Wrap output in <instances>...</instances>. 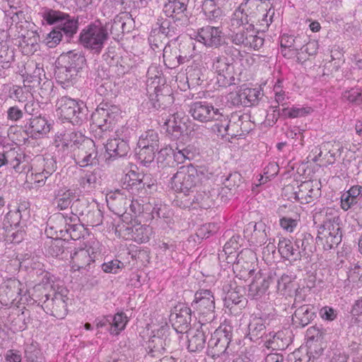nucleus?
<instances>
[{
	"label": "nucleus",
	"instance_id": "obj_33",
	"mask_svg": "<svg viewBox=\"0 0 362 362\" xmlns=\"http://www.w3.org/2000/svg\"><path fill=\"white\" fill-rule=\"evenodd\" d=\"M5 158L6 165L9 166L16 173H21L26 171L25 156L15 148L6 151Z\"/></svg>",
	"mask_w": 362,
	"mask_h": 362
},
{
	"label": "nucleus",
	"instance_id": "obj_21",
	"mask_svg": "<svg viewBox=\"0 0 362 362\" xmlns=\"http://www.w3.org/2000/svg\"><path fill=\"white\" fill-rule=\"evenodd\" d=\"M192 306L202 315L212 313L215 309V298L210 290L197 291Z\"/></svg>",
	"mask_w": 362,
	"mask_h": 362
},
{
	"label": "nucleus",
	"instance_id": "obj_3",
	"mask_svg": "<svg viewBox=\"0 0 362 362\" xmlns=\"http://www.w3.org/2000/svg\"><path fill=\"white\" fill-rule=\"evenodd\" d=\"M207 176L202 168H197L192 164L181 166L171 177V187L176 192L189 195L199 186Z\"/></svg>",
	"mask_w": 362,
	"mask_h": 362
},
{
	"label": "nucleus",
	"instance_id": "obj_38",
	"mask_svg": "<svg viewBox=\"0 0 362 362\" xmlns=\"http://www.w3.org/2000/svg\"><path fill=\"white\" fill-rule=\"evenodd\" d=\"M72 268L74 270L86 269L89 270L91 262L94 260L90 255L89 251L86 249H79L74 253L71 252Z\"/></svg>",
	"mask_w": 362,
	"mask_h": 362
},
{
	"label": "nucleus",
	"instance_id": "obj_28",
	"mask_svg": "<svg viewBox=\"0 0 362 362\" xmlns=\"http://www.w3.org/2000/svg\"><path fill=\"white\" fill-rule=\"evenodd\" d=\"M58 60L59 63H62L68 69H72V71L77 74L85 66L86 62V59L81 52L76 50L62 53Z\"/></svg>",
	"mask_w": 362,
	"mask_h": 362
},
{
	"label": "nucleus",
	"instance_id": "obj_53",
	"mask_svg": "<svg viewBox=\"0 0 362 362\" xmlns=\"http://www.w3.org/2000/svg\"><path fill=\"white\" fill-rule=\"evenodd\" d=\"M90 206V202L88 199L85 198L76 199L71 205V213L77 216L79 221H81L82 218L88 211Z\"/></svg>",
	"mask_w": 362,
	"mask_h": 362
},
{
	"label": "nucleus",
	"instance_id": "obj_23",
	"mask_svg": "<svg viewBox=\"0 0 362 362\" xmlns=\"http://www.w3.org/2000/svg\"><path fill=\"white\" fill-rule=\"evenodd\" d=\"M149 102L156 110H165L173 104L174 97L168 86L156 87L154 93L150 94Z\"/></svg>",
	"mask_w": 362,
	"mask_h": 362
},
{
	"label": "nucleus",
	"instance_id": "obj_26",
	"mask_svg": "<svg viewBox=\"0 0 362 362\" xmlns=\"http://www.w3.org/2000/svg\"><path fill=\"white\" fill-rule=\"evenodd\" d=\"M156 25L158 26V33L162 34L165 37H173L175 41L177 40L180 33L187 26L182 25L176 19L170 21L163 17H159L157 19Z\"/></svg>",
	"mask_w": 362,
	"mask_h": 362
},
{
	"label": "nucleus",
	"instance_id": "obj_4",
	"mask_svg": "<svg viewBox=\"0 0 362 362\" xmlns=\"http://www.w3.org/2000/svg\"><path fill=\"white\" fill-rule=\"evenodd\" d=\"M232 339L233 327L228 325L220 326L208 341L207 355L213 358L228 356L234 352Z\"/></svg>",
	"mask_w": 362,
	"mask_h": 362
},
{
	"label": "nucleus",
	"instance_id": "obj_64",
	"mask_svg": "<svg viewBox=\"0 0 362 362\" xmlns=\"http://www.w3.org/2000/svg\"><path fill=\"white\" fill-rule=\"evenodd\" d=\"M5 220L8 223L10 224L11 227L14 226L15 228H23L25 225V223L28 219L23 218V216L22 214H21V213L19 214L15 210H11L6 214Z\"/></svg>",
	"mask_w": 362,
	"mask_h": 362
},
{
	"label": "nucleus",
	"instance_id": "obj_56",
	"mask_svg": "<svg viewBox=\"0 0 362 362\" xmlns=\"http://www.w3.org/2000/svg\"><path fill=\"white\" fill-rule=\"evenodd\" d=\"M107 26L110 33L114 35V38L119 37L125 32H129V30H126V23L122 17L117 16L112 21L104 25V27Z\"/></svg>",
	"mask_w": 362,
	"mask_h": 362
},
{
	"label": "nucleus",
	"instance_id": "obj_22",
	"mask_svg": "<svg viewBox=\"0 0 362 362\" xmlns=\"http://www.w3.org/2000/svg\"><path fill=\"white\" fill-rule=\"evenodd\" d=\"M187 333L189 351L197 352L204 348L206 336L210 333V331L208 325L201 324L196 329H190Z\"/></svg>",
	"mask_w": 362,
	"mask_h": 362
},
{
	"label": "nucleus",
	"instance_id": "obj_10",
	"mask_svg": "<svg viewBox=\"0 0 362 362\" xmlns=\"http://www.w3.org/2000/svg\"><path fill=\"white\" fill-rule=\"evenodd\" d=\"M23 285L18 279H8L0 285V303L4 306L17 305L21 301L28 300L27 296L23 295Z\"/></svg>",
	"mask_w": 362,
	"mask_h": 362
},
{
	"label": "nucleus",
	"instance_id": "obj_32",
	"mask_svg": "<svg viewBox=\"0 0 362 362\" xmlns=\"http://www.w3.org/2000/svg\"><path fill=\"white\" fill-rule=\"evenodd\" d=\"M92 139L85 136L79 132H69L64 133L61 139L62 146L64 149H70L74 153L79 149L86 141Z\"/></svg>",
	"mask_w": 362,
	"mask_h": 362
},
{
	"label": "nucleus",
	"instance_id": "obj_39",
	"mask_svg": "<svg viewBox=\"0 0 362 362\" xmlns=\"http://www.w3.org/2000/svg\"><path fill=\"white\" fill-rule=\"evenodd\" d=\"M14 62V49L9 45H0V76H8V71Z\"/></svg>",
	"mask_w": 362,
	"mask_h": 362
},
{
	"label": "nucleus",
	"instance_id": "obj_29",
	"mask_svg": "<svg viewBox=\"0 0 362 362\" xmlns=\"http://www.w3.org/2000/svg\"><path fill=\"white\" fill-rule=\"evenodd\" d=\"M223 291L225 293L223 298L225 307L231 309L233 305H238L240 308L245 306L246 300L240 293V287L233 286L232 284H227L223 286Z\"/></svg>",
	"mask_w": 362,
	"mask_h": 362
},
{
	"label": "nucleus",
	"instance_id": "obj_55",
	"mask_svg": "<svg viewBox=\"0 0 362 362\" xmlns=\"http://www.w3.org/2000/svg\"><path fill=\"white\" fill-rule=\"evenodd\" d=\"M167 127V132L171 136L172 139H177L182 135L185 124L182 122L180 119L177 120L174 117L173 120L169 119L165 122Z\"/></svg>",
	"mask_w": 362,
	"mask_h": 362
},
{
	"label": "nucleus",
	"instance_id": "obj_48",
	"mask_svg": "<svg viewBox=\"0 0 362 362\" xmlns=\"http://www.w3.org/2000/svg\"><path fill=\"white\" fill-rule=\"evenodd\" d=\"M189 200H191V197ZM197 204L200 208L206 209L214 205V200L211 192H206V190L197 191L192 199L191 204Z\"/></svg>",
	"mask_w": 362,
	"mask_h": 362
},
{
	"label": "nucleus",
	"instance_id": "obj_7",
	"mask_svg": "<svg viewBox=\"0 0 362 362\" xmlns=\"http://www.w3.org/2000/svg\"><path fill=\"white\" fill-rule=\"evenodd\" d=\"M49 294H44L40 299H33L37 305L42 308L45 312L57 319H63L67 314V300L69 298L62 292H54L49 298Z\"/></svg>",
	"mask_w": 362,
	"mask_h": 362
},
{
	"label": "nucleus",
	"instance_id": "obj_63",
	"mask_svg": "<svg viewBox=\"0 0 362 362\" xmlns=\"http://www.w3.org/2000/svg\"><path fill=\"white\" fill-rule=\"evenodd\" d=\"M140 150L138 153V158L141 163L145 165L148 166L155 159V153L158 148H152L149 147L139 148Z\"/></svg>",
	"mask_w": 362,
	"mask_h": 362
},
{
	"label": "nucleus",
	"instance_id": "obj_15",
	"mask_svg": "<svg viewBox=\"0 0 362 362\" xmlns=\"http://www.w3.org/2000/svg\"><path fill=\"white\" fill-rule=\"evenodd\" d=\"M189 113L194 119L200 122H207L214 119L218 120L223 117L218 109H215L212 105L206 101H197L191 103Z\"/></svg>",
	"mask_w": 362,
	"mask_h": 362
},
{
	"label": "nucleus",
	"instance_id": "obj_51",
	"mask_svg": "<svg viewBox=\"0 0 362 362\" xmlns=\"http://www.w3.org/2000/svg\"><path fill=\"white\" fill-rule=\"evenodd\" d=\"M294 279L295 276L286 274H282L281 277L277 279L274 277V283L276 282L277 284L276 287L278 291L283 295L286 293L290 294L295 290L293 286Z\"/></svg>",
	"mask_w": 362,
	"mask_h": 362
},
{
	"label": "nucleus",
	"instance_id": "obj_30",
	"mask_svg": "<svg viewBox=\"0 0 362 362\" xmlns=\"http://www.w3.org/2000/svg\"><path fill=\"white\" fill-rule=\"evenodd\" d=\"M259 276H255V279L249 286V296L257 299L263 296L270 284L274 283V277L270 272L267 276L263 277L261 272H258Z\"/></svg>",
	"mask_w": 362,
	"mask_h": 362
},
{
	"label": "nucleus",
	"instance_id": "obj_34",
	"mask_svg": "<svg viewBox=\"0 0 362 362\" xmlns=\"http://www.w3.org/2000/svg\"><path fill=\"white\" fill-rule=\"evenodd\" d=\"M5 158L6 165L9 166L16 173H21L26 171L25 156L15 148L6 151Z\"/></svg>",
	"mask_w": 362,
	"mask_h": 362
},
{
	"label": "nucleus",
	"instance_id": "obj_8",
	"mask_svg": "<svg viewBox=\"0 0 362 362\" xmlns=\"http://www.w3.org/2000/svg\"><path fill=\"white\" fill-rule=\"evenodd\" d=\"M228 38L238 49L258 50L264 44V39L257 35L253 28L243 27L236 31L230 29Z\"/></svg>",
	"mask_w": 362,
	"mask_h": 362
},
{
	"label": "nucleus",
	"instance_id": "obj_58",
	"mask_svg": "<svg viewBox=\"0 0 362 362\" xmlns=\"http://www.w3.org/2000/svg\"><path fill=\"white\" fill-rule=\"evenodd\" d=\"M253 228L252 238L255 239L254 243L259 245L264 244L267 241L266 225L262 222L255 223Z\"/></svg>",
	"mask_w": 362,
	"mask_h": 362
},
{
	"label": "nucleus",
	"instance_id": "obj_41",
	"mask_svg": "<svg viewBox=\"0 0 362 362\" xmlns=\"http://www.w3.org/2000/svg\"><path fill=\"white\" fill-rule=\"evenodd\" d=\"M207 70L197 66L189 67L187 70V80L189 86L195 88L202 86L207 80Z\"/></svg>",
	"mask_w": 362,
	"mask_h": 362
},
{
	"label": "nucleus",
	"instance_id": "obj_9",
	"mask_svg": "<svg viewBox=\"0 0 362 362\" xmlns=\"http://www.w3.org/2000/svg\"><path fill=\"white\" fill-rule=\"evenodd\" d=\"M258 0H246L242 3L232 16L230 26L238 30L246 25L247 28H253L258 11Z\"/></svg>",
	"mask_w": 362,
	"mask_h": 362
},
{
	"label": "nucleus",
	"instance_id": "obj_50",
	"mask_svg": "<svg viewBox=\"0 0 362 362\" xmlns=\"http://www.w3.org/2000/svg\"><path fill=\"white\" fill-rule=\"evenodd\" d=\"M320 216H323V220L320 227L330 228L334 225H339L340 217L337 211L333 208L324 209L320 211Z\"/></svg>",
	"mask_w": 362,
	"mask_h": 362
},
{
	"label": "nucleus",
	"instance_id": "obj_12",
	"mask_svg": "<svg viewBox=\"0 0 362 362\" xmlns=\"http://www.w3.org/2000/svg\"><path fill=\"white\" fill-rule=\"evenodd\" d=\"M192 38L207 48L217 49L226 43L222 30L217 26L206 25L199 28Z\"/></svg>",
	"mask_w": 362,
	"mask_h": 362
},
{
	"label": "nucleus",
	"instance_id": "obj_36",
	"mask_svg": "<svg viewBox=\"0 0 362 362\" xmlns=\"http://www.w3.org/2000/svg\"><path fill=\"white\" fill-rule=\"evenodd\" d=\"M241 240L240 236L239 235H233L228 241H227L223 247V251L225 255H227L226 259H228L232 257H235L236 259V268L239 266L240 263V260L243 259V256L245 253L249 252L251 253L250 250L240 251L239 253H237V250L239 248L240 245L239 241ZM228 262L230 263V261L228 260Z\"/></svg>",
	"mask_w": 362,
	"mask_h": 362
},
{
	"label": "nucleus",
	"instance_id": "obj_40",
	"mask_svg": "<svg viewBox=\"0 0 362 362\" xmlns=\"http://www.w3.org/2000/svg\"><path fill=\"white\" fill-rule=\"evenodd\" d=\"M76 198V190L67 188H61L54 192V203L59 210H65L69 206L74 199Z\"/></svg>",
	"mask_w": 362,
	"mask_h": 362
},
{
	"label": "nucleus",
	"instance_id": "obj_60",
	"mask_svg": "<svg viewBox=\"0 0 362 362\" xmlns=\"http://www.w3.org/2000/svg\"><path fill=\"white\" fill-rule=\"evenodd\" d=\"M342 99L354 105L362 104V90L359 88H352L342 93Z\"/></svg>",
	"mask_w": 362,
	"mask_h": 362
},
{
	"label": "nucleus",
	"instance_id": "obj_59",
	"mask_svg": "<svg viewBox=\"0 0 362 362\" xmlns=\"http://www.w3.org/2000/svg\"><path fill=\"white\" fill-rule=\"evenodd\" d=\"M112 331V334H118L123 330L128 322L127 317L124 313H117L114 316L111 315Z\"/></svg>",
	"mask_w": 362,
	"mask_h": 362
},
{
	"label": "nucleus",
	"instance_id": "obj_20",
	"mask_svg": "<svg viewBox=\"0 0 362 362\" xmlns=\"http://www.w3.org/2000/svg\"><path fill=\"white\" fill-rule=\"evenodd\" d=\"M51 124L41 115L30 117L24 125L26 134L35 139L42 138L49 132Z\"/></svg>",
	"mask_w": 362,
	"mask_h": 362
},
{
	"label": "nucleus",
	"instance_id": "obj_17",
	"mask_svg": "<svg viewBox=\"0 0 362 362\" xmlns=\"http://www.w3.org/2000/svg\"><path fill=\"white\" fill-rule=\"evenodd\" d=\"M342 239V233L340 225H334L333 227H319L316 242L321 244L325 250H331L337 247Z\"/></svg>",
	"mask_w": 362,
	"mask_h": 362
},
{
	"label": "nucleus",
	"instance_id": "obj_37",
	"mask_svg": "<svg viewBox=\"0 0 362 362\" xmlns=\"http://www.w3.org/2000/svg\"><path fill=\"white\" fill-rule=\"evenodd\" d=\"M315 317L316 312L315 308L310 305H303L296 310L292 320L297 325L304 327Z\"/></svg>",
	"mask_w": 362,
	"mask_h": 362
},
{
	"label": "nucleus",
	"instance_id": "obj_42",
	"mask_svg": "<svg viewBox=\"0 0 362 362\" xmlns=\"http://www.w3.org/2000/svg\"><path fill=\"white\" fill-rule=\"evenodd\" d=\"M58 63L59 66H57L54 72L57 83L62 85L63 87H69L73 85L78 74L75 71H72V69H68V67L62 64V63H59V62Z\"/></svg>",
	"mask_w": 362,
	"mask_h": 362
},
{
	"label": "nucleus",
	"instance_id": "obj_52",
	"mask_svg": "<svg viewBox=\"0 0 362 362\" xmlns=\"http://www.w3.org/2000/svg\"><path fill=\"white\" fill-rule=\"evenodd\" d=\"M303 37L300 35L293 36L291 35L284 34L281 36L280 45L281 47H292L295 49L302 50L304 47L305 40H303Z\"/></svg>",
	"mask_w": 362,
	"mask_h": 362
},
{
	"label": "nucleus",
	"instance_id": "obj_44",
	"mask_svg": "<svg viewBox=\"0 0 362 362\" xmlns=\"http://www.w3.org/2000/svg\"><path fill=\"white\" fill-rule=\"evenodd\" d=\"M290 339L285 337L284 332H278L272 334L269 333L264 343L267 348L276 350H284L289 344Z\"/></svg>",
	"mask_w": 362,
	"mask_h": 362
},
{
	"label": "nucleus",
	"instance_id": "obj_27",
	"mask_svg": "<svg viewBox=\"0 0 362 362\" xmlns=\"http://www.w3.org/2000/svg\"><path fill=\"white\" fill-rule=\"evenodd\" d=\"M105 147L109 160L125 157L130 151L128 141L120 138L109 139Z\"/></svg>",
	"mask_w": 362,
	"mask_h": 362
},
{
	"label": "nucleus",
	"instance_id": "obj_62",
	"mask_svg": "<svg viewBox=\"0 0 362 362\" xmlns=\"http://www.w3.org/2000/svg\"><path fill=\"white\" fill-rule=\"evenodd\" d=\"M213 69L218 74L227 72L229 69H233L232 63L225 56L216 57L213 60Z\"/></svg>",
	"mask_w": 362,
	"mask_h": 362
},
{
	"label": "nucleus",
	"instance_id": "obj_61",
	"mask_svg": "<svg viewBox=\"0 0 362 362\" xmlns=\"http://www.w3.org/2000/svg\"><path fill=\"white\" fill-rule=\"evenodd\" d=\"M194 153L192 147L188 146L187 147L180 148L177 146L174 149V161L177 163H182L185 160H190L193 158Z\"/></svg>",
	"mask_w": 362,
	"mask_h": 362
},
{
	"label": "nucleus",
	"instance_id": "obj_13",
	"mask_svg": "<svg viewBox=\"0 0 362 362\" xmlns=\"http://www.w3.org/2000/svg\"><path fill=\"white\" fill-rule=\"evenodd\" d=\"M123 189L131 194L137 196H144L147 194V189L154 186L149 175H143L141 178L133 170L129 171L123 178Z\"/></svg>",
	"mask_w": 362,
	"mask_h": 362
},
{
	"label": "nucleus",
	"instance_id": "obj_47",
	"mask_svg": "<svg viewBox=\"0 0 362 362\" xmlns=\"http://www.w3.org/2000/svg\"><path fill=\"white\" fill-rule=\"evenodd\" d=\"M137 145L139 148H159V135L158 132L153 129L145 132L140 136Z\"/></svg>",
	"mask_w": 362,
	"mask_h": 362
},
{
	"label": "nucleus",
	"instance_id": "obj_24",
	"mask_svg": "<svg viewBox=\"0 0 362 362\" xmlns=\"http://www.w3.org/2000/svg\"><path fill=\"white\" fill-rule=\"evenodd\" d=\"M296 209V206L289 204L288 206H281L278 209L277 212L280 216V226L288 232H293L300 220L299 214L295 211Z\"/></svg>",
	"mask_w": 362,
	"mask_h": 362
},
{
	"label": "nucleus",
	"instance_id": "obj_54",
	"mask_svg": "<svg viewBox=\"0 0 362 362\" xmlns=\"http://www.w3.org/2000/svg\"><path fill=\"white\" fill-rule=\"evenodd\" d=\"M174 148L166 146L158 152L157 163L159 167L171 166L174 163Z\"/></svg>",
	"mask_w": 362,
	"mask_h": 362
},
{
	"label": "nucleus",
	"instance_id": "obj_35",
	"mask_svg": "<svg viewBox=\"0 0 362 362\" xmlns=\"http://www.w3.org/2000/svg\"><path fill=\"white\" fill-rule=\"evenodd\" d=\"M260 95V90L257 88H244L236 95L233 103L244 107H251L258 103Z\"/></svg>",
	"mask_w": 362,
	"mask_h": 362
},
{
	"label": "nucleus",
	"instance_id": "obj_43",
	"mask_svg": "<svg viewBox=\"0 0 362 362\" xmlns=\"http://www.w3.org/2000/svg\"><path fill=\"white\" fill-rule=\"evenodd\" d=\"M103 215L100 209L99 204L96 202H91L90 206L87 214L84 215L81 221L87 226L92 227L100 226L103 223Z\"/></svg>",
	"mask_w": 362,
	"mask_h": 362
},
{
	"label": "nucleus",
	"instance_id": "obj_25",
	"mask_svg": "<svg viewBox=\"0 0 362 362\" xmlns=\"http://www.w3.org/2000/svg\"><path fill=\"white\" fill-rule=\"evenodd\" d=\"M168 329V327H161L158 330V335H153L151 337L146 348L148 356L152 358H158L163 355L165 350V347L169 346L170 339H168L167 337L163 339L161 336L165 335Z\"/></svg>",
	"mask_w": 362,
	"mask_h": 362
},
{
	"label": "nucleus",
	"instance_id": "obj_31",
	"mask_svg": "<svg viewBox=\"0 0 362 362\" xmlns=\"http://www.w3.org/2000/svg\"><path fill=\"white\" fill-rule=\"evenodd\" d=\"M278 251L282 258L290 262L300 260L302 254L296 245V240L292 242L285 238H280L278 243Z\"/></svg>",
	"mask_w": 362,
	"mask_h": 362
},
{
	"label": "nucleus",
	"instance_id": "obj_16",
	"mask_svg": "<svg viewBox=\"0 0 362 362\" xmlns=\"http://www.w3.org/2000/svg\"><path fill=\"white\" fill-rule=\"evenodd\" d=\"M192 310L185 304H179L174 308L170 315L172 326L177 334H184L190 330Z\"/></svg>",
	"mask_w": 362,
	"mask_h": 362
},
{
	"label": "nucleus",
	"instance_id": "obj_18",
	"mask_svg": "<svg viewBox=\"0 0 362 362\" xmlns=\"http://www.w3.org/2000/svg\"><path fill=\"white\" fill-rule=\"evenodd\" d=\"M189 0H168L163 7V12L172 19L180 21L182 25H188L189 18L187 11Z\"/></svg>",
	"mask_w": 362,
	"mask_h": 362
},
{
	"label": "nucleus",
	"instance_id": "obj_1",
	"mask_svg": "<svg viewBox=\"0 0 362 362\" xmlns=\"http://www.w3.org/2000/svg\"><path fill=\"white\" fill-rule=\"evenodd\" d=\"M42 17L47 24L57 25L47 35L46 43L49 47H56L63 39L70 41L78 30V18L60 11L45 8Z\"/></svg>",
	"mask_w": 362,
	"mask_h": 362
},
{
	"label": "nucleus",
	"instance_id": "obj_45",
	"mask_svg": "<svg viewBox=\"0 0 362 362\" xmlns=\"http://www.w3.org/2000/svg\"><path fill=\"white\" fill-rule=\"evenodd\" d=\"M266 325L262 317H255L248 325L247 337L253 341L261 339L265 333Z\"/></svg>",
	"mask_w": 362,
	"mask_h": 362
},
{
	"label": "nucleus",
	"instance_id": "obj_19",
	"mask_svg": "<svg viewBox=\"0 0 362 362\" xmlns=\"http://www.w3.org/2000/svg\"><path fill=\"white\" fill-rule=\"evenodd\" d=\"M320 182H304L298 186V191L294 192L295 199L301 204H310L321 196Z\"/></svg>",
	"mask_w": 362,
	"mask_h": 362
},
{
	"label": "nucleus",
	"instance_id": "obj_6",
	"mask_svg": "<svg viewBox=\"0 0 362 362\" xmlns=\"http://www.w3.org/2000/svg\"><path fill=\"white\" fill-rule=\"evenodd\" d=\"M107 31V26L104 27L100 22L90 23L81 30L79 42L93 54H99L108 40Z\"/></svg>",
	"mask_w": 362,
	"mask_h": 362
},
{
	"label": "nucleus",
	"instance_id": "obj_5",
	"mask_svg": "<svg viewBox=\"0 0 362 362\" xmlns=\"http://www.w3.org/2000/svg\"><path fill=\"white\" fill-rule=\"evenodd\" d=\"M59 116L74 125H81L88 119V110L83 101H77L67 96L57 102Z\"/></svg>",
	"mask_w": 362,
	"mask_h": 362
},
{
	"label": "nucleus",
	"instance_id": "obj_46",
	"mask_svg": "<svg viewBox=\"0 0 362 362\" xmlns=\"http://www.w3.org/2000/svg\"><path fill=\"white\" fill-rule=\"evenodd\" d=\"M42 76H45V71L40 64L35 62V66L32 71H28L24 78V87H35L40 84Z\"/></svg>",
	"mask_w": 362,
	"mask_h": 362
},
{
	"label": "nucleus",
	"instance_id": "obj_49",
	"mask_svg": "<svg viewBox=\"0 0 362 362\" xmlns=\"http://www.w3.org/2000/svg\"><path fill=\"white\" fill-rule=\"evenodd\" d=\"M163 61L168 68H176L181 64L178 59L177 47L171 48L169 42H168L163 47Z\"/></svg>",
	"mask_w": 362,
	"mask_h": 362
},
{
	"label": "nucleus",
	"instance_id": "obj_57",
	"mask_svg": "<svg viewBox=\"0 0 362 362\" xmlns=\"http://www.w3.org/2000/svg\"><path fill=\"white\" fill-rule=\"evenodd\" d=\"M295 240L297 248L302 254V257L308 255V251H311L310 245L313 243V236L310 233H304Z\"/></svg>",
	"mask_w": 362,
	"mask_h": 362
},
{
	"label": "nucleus",
	"instance_id": "obj_11",
	"mask_svg": "<svg viewBox=\"0 0 362 362\" xmlns=\"http://www.w3.org/2000/svg\"><path fill=\"white\" fill-rule=\"evenodd\" d=\"M119 108L107 103H100L92 114V120L102 132L113 129L119 117Z\"/></svg>",
	"mask_w": 362,
	"mask_h": 362
},
{
	"label": "nucleus",
	"instance_id": "obj_14",
	"mask_svg": "<svg viewBox=\"0 0 362 362\" xmlns=\"http://www.w3.org/2000/svg\"><path fill=\"white\" fill-rule=\"evenodd\" d=\"M73 158L76 165L80 168L98 165V152L94 141H86L83 146L74 153Z\"/></svg>",
	"mask_w": 362,
	"mask_h": 362
},
{
	"label": "nucleus",
	"instance_id": "obj_2",
	"mask_svg": "<svg viewBox=\"0 0 362 362\" xmlns=\"http://www.w3.org/2000/svg\"><path fill=\"white\" fill-rule=\"evenodd\" d=\"M11 21V42L21 47L26 54H33L37 49L39 34L30 28L31 25L21 11L13 13Z\"/></svg>",
	"mask_w": 362,
	"mask_h": 362
}]
</instances>
